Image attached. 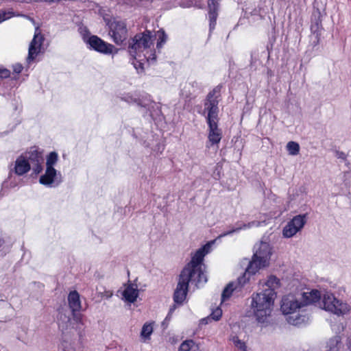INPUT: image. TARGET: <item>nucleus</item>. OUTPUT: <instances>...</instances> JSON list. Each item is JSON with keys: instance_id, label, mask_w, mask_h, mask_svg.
Masks as SVG:
<instances>
[{"instance_id": "14", "label": "nucleus", "mask_w": 351, "mask_h": 351, "mask_svg": "<svg viewBox=\"0 0 351 351\" xmlns=\"http://www.w3.org/2000/svg\"><path fill=\"white\" fill-rule=\"evenodd\" d=\"M105 28L117 45L122 44L128 38V28L125 23H106Z\"/></svg>"}, {"instance_id": "62", "label": "nucleus", "mask_w": 351, "mask_h": 351, "mask_svg": "<svg viewBox=\"0 0 351 351\" xmlns=\"http://www.w3.org/2000/svg\"><path fill=\"white\" fill-rule=\"evenodd\" d=\"M241 152L240 151V152H239V158L241 157Z\"/></svg>"}, {"instance_id": "25", "label": "nucleus", "mask_w": 351, "mask_h": 351, "mask_svg": "<svg viewBox=\"0 0 351 351\" xmlns=\"http://www.w3.org/2000/svg\"><path fill=\"white\" fill-rule=\"evenodd\" d=\"M15 16H19L21 20H31L28 16L16 14L12 9L0 10V22H4Z\"/></svg>"}, {"instance_id": "21", "label": "nucleus", "mask_w": 351, "mask_h": 351, "mask_svg": "<svg viewBox=\"0 0 351 351\" xmlns=\"http://www.w3.org/2000/svg\"><path fill=\"white\" fill-rule=\"evenodd\" d=\"M311 34L310 36V41L308 45L314 47L320 46V39L324 29L322 27V23H311Z\"/></svg>"}, {"instance_id": "31", "label": "nucleus", "mask_w": 351, "mask_h": 351, "mask_svg": "<svg viewBox=\"0 0 351 351\" xmlns=\"http://www.w3.org/2000/svg\"><path fill=\"white\" fill-rule=\"evenodd\" d=\"M63 308L58 309V314L57 315L58 325L59 329L64 333L66 330V322L64 319L66 318V315L63 313Z\"/></svg>"}, {"instance_id": "44", "label": "nucleus", "mask_w": 351, "mask_h": 351, "mask_svg": "<svg viewBox=\"0 0 351 351\" xmlns=\"http://www.w3.org/2000/svg\"><path fill=\"white\" fill-rule=\"evenodd\" d=\"M143 57L149 64H154L156 61V55L155 51H151L148 56H147L145 54H143Z\"/></svg>"}, {"instance_id": "24", "label": "nucleus", "mask_w": 351, "mask_h": 351, "mask_svg": "<svg viewBox=\"0 0 351 351\" xmlns=\"http://www.w3.org/2000/svg\"><path fill=\"white\" fill-rule=\"evenodd\" d=\"M282 26L283 23H271V30L269 33V41L267 45V49L269 53L270 48H272L276 42V37L279 36L280 29L282 30V34H283Z\"/></svg>"}, {"instance_id": "55", "label": "nucleus", "mask_w": 351, "mask_h": 351, "mask_svg": "<svg viewBox=\"0 0 351 351\" xmlns=\"http://www.w3.org/2000/svg\"><path fill=\"white\" fill-rule=\"evenodd\" d=\"M112 296V293L110 291H106L104 293V297H106V298L109 299Z\"/></svg>"}, {"instance_id": "2", "label": "nucleus", "mask_w": 351, "mask_h": 351, "mask_svg": "<svg viewBox=\"0 0 351 351\" xmlns=\"http://www.w3.org/2000/svg\"><path fill=\"white\" fill-rule=\"evenodd\" d=\"M321 298H322V308L338 316H343L350 310L349 305L346 302L337 299L333 293L326 292L322 297L320 291L317 289H313L310 292H304L302 293L303 301L302 302L304 306L310 304L316 303Z\"/></svg>"}, {"instance_id": "37", "label": "nucleus", "mask_w": 351, "mask_h": 351, "mask_svg": "<svg viewBox=\"0 0 351 351\" xmlns=\"http://www.w3.org/2000/svg\"><path fill=\"white\" fill-rule=\"evenodd\" d=\"M232 341L234 343V345L240 350L241 351H247V346L245 345V343L239 339V338L237 336H234L232 337Z\"/></svg>"}, {"instance_id": "10", "label": "nucleus", "mask_w": 351, "mask_h": 351, "mask_svg": "<svg viewBox=\"0 0 351 351\" xmlns=\"http://www.w3.org/2000/svg\"><path fill=\"white\" fill-rule=\"evenodd\" d=\"M220 0H180V5L183 8L196 7L202 8L207 3L208 8L209 22H216Z\"/></svg>"}, {"instance_id": "3", "label": "nucleus", "mask_w": 351, "mask_h": 351, "mask_svg": "<svg viewBox=\"0 0 351 351\" xmlns=\"http://www.w3.org/2000/svg\"><path fill=\"white\" fill-rule=\"evenodd\" d=\"M215 240L210 241L199 247L191 257V260L188 263L182 271L195 278V286L199 288L200 285H204L207 282L208 278L202 267L204 256L210 252L212 245Z\"/></svg>"}, {"instance_id": "54", "label": "nucleus", "mask_w": 351, "mask_h": 351, "mask_svg": "<svg viewBox=\"0 0 351 351\" xmlns=\"http://www.w3.org/2000/svg\"><path fill=\"white\" fill-rule=\"evenodd\" d=\"M176 308V304H173L172 306H170L169 312H168L169 313V316L172 315V313L174 312Z\"/></svg>"}, {"instance_id": "5", "label": "nucleus", "mask_w": 351, "mask_h": 351, "mask_svg": "<svg viewBox=\"0 0 351 351\" xmlns=\"http://www.w3.org/2000/svg\"><path fill=\"white\" fill-rule=\"evenodd\" d=\"M78 32L88 50L104 55L117 53L118 50L113 45L105 41L97 35L92 34L88 28L84 25V23H79Z\"/></svg>"}, {"instance_id": "4", "label": "nucleus", "mask_w": 351, "mask_h": 351, "mask_svg": "<svg viewBox=\"0 0 351 351\" xmlns=\"http://www.w3.org/2000/svg\"><path fill=\"white\" fill-rule=\"evenodd\" d=\"M276 292L273 289H266L252 298L251 307L253 315L258 323H265L270 317Z\"/></svg>"}, {"instance_id": "52", "label": "nucleus", "mask_w": 351, "mask_h": 351, "mask_svg": "<svg viewBox=\"0 0 351 351\" xmlns=\"http://www.w3.org/2000/svg\"><path fill=\"white\" fill-rule=\"evenodd\" d=\"M3 243L4 241L0 239V256H3L6 253L4 250Z\"/></svg>"}, {"instance_id": "15", "label": "nucleus", "mask_w": 351, "mask_h": 351, "mask_svg": "<svg viewBox=\"0 0 351 351\" xmlns=\"http://www.w3.org/2000/svg\"><path fill=\"white\" fill-rule=\"evenodd\" d=\"M307 214L298 215L288 222L282 230L285 238H291L299 232L306 223Z\"/></svg>"}, {"instance_id": "59", "label": "nucleus", "mask_w": 351, "mask_h": 351, "mask_svg": "<svg viewBox=\"0 0 351 351\" xmlns=\"http://www.w3.org/2000/svg\"><path fill=\"white\" fill-rule=\"evenodd\" d=\"M104 20L105 22H111L110 18L105 16H104Z\"/></svg>"}, {"instance_id": "45", "label": "nucleus", "mask_w": 351, "mask_h": 351, "mask_svg": "<svg viewBox=\"0 0 351 351\" xmlns=\"http://www.w3.org/2000/svg\"><path fill=\"white\" fill-rule=\"evenodd\" d=\"M159 13L158 12L157 13V15L156 16H154V18H151V16H152L153 13L151 12L149 14H147V15L145 16V22H149L150 21H152V22H158V20L160 19V18L161 17V14H158Z\"/></svg>"}, {"instance_id": "23", "label": "nucleus", "mask_w": 351, "mask_h": 351, "mask_svg": "<svg viewBox=\"0 0 351 351\" xmlns=\"http://www.w3.org/2000/svg\"><path fill=\"white\" fill-rule=\"evenodd\" d=\"M17 176H16L14 173L12 172V170L10 169L7 178L2 182L0 188V193L1 196L4 195L5 193L3 191L5 189L14 188L19 185V179Z\"/></svg>"}, {"instance_id": "35", "label": "nucleus", "mask_w": 351, "mask_h": 351, "mask_svg": "<svg viewBox=\"0 0 351 351\" xmlns=\"http://www.w3.org/2000/svg\"><path fill=\"white\" fill-rule=\"evenodd\" d=\"M57 160L58 154L55 152H51L47 157L46 168L54 169L53 166Z\"/></svg>"}, {"instance_id": "16", "label": "nucleus", "mask_w": 351, "mask_h": 351, "mask_svg": "<svg viewBox=\"0 0 351 351\" xmlns=\"http://www.w3.org/2000/svg\"><path fill=\"white\" fill-rule=\"evenodd\" d=\"M119 4H127L132 6L136 5L145 8H149L150 7H160L167 9L169 7L165 6V4L169 2V0H115Z\"/></svg>"}, {"instance_id": "38", "label": "nucleus", "mask_w": 351, "mask_h": 351, "mask_svg": "<svg viewBox=\"0 0 351 351\" xmlns=\"http://www.w3.org/2000/svg\"><path fill=\"white\" fill-rule=\"evenodd\" d=\"M321 46L314 47L312 45H308L306 53L308 56H317L321 52Z\"/></svg>"}, {"instance_id": "27", "label": "nucleus", "mask_w": 351, "mask_h": 351, "mask_svg": "<svg viewBox=\"0 0 351 351\" xmlns=\"http://www.w3.org/2000/svg\"><path fill=\"white\" fill-rule=\"evenodd\" d=\"M154 37L157 38L156 49H161L166 43L168 36L162 28H160L155 32Z\"/></svg>"}, {"instance_id": "22", "label": "nucleus", "mask_w": 351, "mask_h": 351, "mask_svg": "<svg viewBox=\"0 0 351 351\" xmlns=\"http://www.w3.org/2000/svg\"><path fill=\"white\" fill-rule=\"evenodd\" d=\"M147 115L150 117L151 120L155 122H161L165 120L160 106L154 101L149 105L143 116L146 117Z\"/></svg>"}, {"instance_id": "8", "label": "nucleus", "mask_w": 351, "mask_h": 351, "mask_svg": "<svg viewBox=\"0 0 351 351\" xmlns=\"http://www.w3.org/2000/svg\"><path fill=\"white\" fill-rule=\"evenodd\" d=\"M304 306V304L298 301L293 295L284 296L281 301L280 311L284 315H289L288 322L298 326L305 321V316L297 313L298 309Z\"/></svg>"}, {"instance_id": "48", "label": "nucleus", "mask_w": 351, "mask_h": 351, "mask_svg": "<svg viewBox=\"0 0 351 351\" xmlns=\"http://www.w3.org/2000/svg\"><path fill=\"white\" fill-rule=\"evenodd\" d=\"M258 62V59L254 56V53H251V60L250 64V68L251 70L256 71V63Z\"/></svg>"}, {"instance_id": "47", "label": "nucleus", "mask_w": 351, "mask_h": 351, "mask_svg": "<svg viewBox=\"0 0 351 351\" xmlns=\"http://www.w3.org/2000/svg\"><path fill=\"white\" fill-rule=\"evenodd\" d=\"M241 227L239 226V227H236V228H233L228 231H226L224 232H223L220 236L219 237H226V236H228V235H230V234H232L234 232H238L240 230H241Z\"/></svg>"}, {"instance_id": "36", "label": "nucleus", "mask_w": 351, "mask_h": 351, "mask_svg": "<svg viewBox=\"0 0 351 351\" xmlns=\"http://www.w3.org/2000/svg\"><path fill=\"white\" fill-rule=\"evenodd\" d=\"M265 285L269 287L268 289H273L275 291V288L280 285V280L276 276L271 275L269 276Z\"/></svg>"}, {"instance_id": "39", "label": "nucleus", "mask_w": 351, "mask_h": 351, "mask_svg": "<svg viewBox=\"0 0 351 351\" xmlns=\"http://www.w3.org/2000/svg\"><path fill=\"white\" fill-rule=\"evenodd\" d=\"M222 316V310L220 307H217L213 310L212 313L209 315L210 318L215 321H219Z\"/></svg>"}, {"instance_id": "6", "label": "nucleus", "mask_w": 351, "mask_h": 351, "mask_svg": "<svg viewBox=\"0 0 351 351\" xmlns=\"http://www.w3.org/2000/svg\"><path fill=\"white\" fill-rule=\"evenodd\" d=\"M67 302L71 311V318L67 317V323L75 328L80 340L84 335V323L80 293L76 290L71 291L67 295Z\"/></svg>"}, {"instance_id": "57", "label": "nucleus", "mask_w": 351, "mask_h": 351, "mask_svg": "<svg viewBox=\"0 0 351 351\" xmlns=\"http://www.w3.org/2000/svg\"><path fill=\"white\" fill-rule=\"evenodd\" d=\"M267 74L268 77H271L274 75V72L270 69H267Z\"/></svg>"}, {"instance_id": "32", "label": "nucleus", "mask_w": 351, "mask_h": 351, "mask_svg": "<svg viewBox=\"0 0 351 351\" xmlns=\"http://www.w3.org/2000/svg\"><path fill=\"white\" fill-rule=\"evenodd\" d=\"M153 332V326L150 323H145L142 327L141 336L145 339H150V336Z\"/></svg>"}, {"instance_id": "56", "label": "nucleus", "mask_w": 351, "mask_h": 351, "mask_svg": "<svg viewBox=\"0 0 351 351\" xmlns=\"http://www.w3.org/2000/svg\"><path fill=\"white\" fill-rule=\"evenodd\" d=\"M209 319H210L209 316L208 317L203 318V319H201V323L203 324H208V320Z\"/></svg>"}, {"instance_id": "30", "label": "nucleus", "mask_w": 351, "mask_h": 351, "mask_svg": "<svg viewBox=\"0 0 351 351\" xmlns=\"http://www.w3.org/2000/svg\"><path fill=\"white\" fill-rule=\"evenodd\" d=\"M306 194V188L304 186H300L292 190V193L289 191V199L290 201L295 200L297 197Z\"/></svg>"}, {"instance_id": "61", "label": "nucleus", "mask_w": 351, "mask_h": 351, "mask_svg": "<svg viewBox=\"0 0 351 351\" xmlns=\"http://www.w3.org/2000/svg\"><path fill=\"white\" fill-rule=\"evenodd\" d=\"M237 26H238V24L235 25V27H234V29H235L236 27H237Z\"/></svg>"}, {"instance_id": "49", "label": "nucleus", "mask_w": 351, "mask_h": 351, "mask_svg": "<svg viewBox=\"0 0 351 351\" xmlns=\"http://www.w3.org/2000/svg\"><path fill=\"white\" fill-rule=\"evenodd\" d=\"M10 71L6 69H0V77L7 78L10 76Z\"/></svg>"}, {"instance_id": "28", "label": "nucleus", "mask_w": 351, "mask_h": 351, "mask_svg": "<svg viewBox=\"0 0 351 351\" xmlns=\"http://www.w3.org/2000/svg\"><path fill=\"white\" fill-rule=\"evenodd\" d=\"M325 10L314 7L311 14V22H322L326 20Z\"/></svg>"}, {"instance_id": "7", "label": "nucleus", "mask_w": 351, "mask_h": 351, "mask_svg": "<svg viewBox=\"0 0 351 351\" xmlns=\"http://www.w3.org/2000/svg\"><path fill=\"white\" fill-rule=\"evenodd\" d=\"M271 255V248L269 244L261 242L245 269L247 276L254 275L259 269L267 267Z\"/></svg>"}, {"instance_id": "51", "label": "nucleus", "mask_w": 351, "mask_h": 351, "mask_svg": "<svg viewBox=\"0 0 351 351\" xmlns=\"http://www.w3.org/2000/svg\"><path fill=\"white\" fill-rule=\"evenodd\" d=\"M164 149H165V145L162 144L160 143H157V145L154 150L155 152H158L161 154L164 151Z\"/></svg>"}, {"instance_id": "60", "label": "nucleus", "mask_w": 351, "mask_h": 351, "mask_svg": "<svg viewBox=\"0 0 351 351\" xmlns=\"http://www.w3.org/2000/svg\"><path fill=\"white\" fill-rule=\"evenodd\" d=\"M335 341H336V343H338L339 342H340V337L339 336H337L335 337Z\"/></svg>"}, {"instance_id": "58", "label": "nucleus", "mask_w": 351, "mask_h": 351, "mask_svg": "<svg viewBox=\"0 0 351 351\" xmlns=\"http://www.w3.org/2000/svg\"><path fill=\"white\" fill-rule=\"evenodd\" d=\"M171 315L169 316V313H168V314H167V317H165V321L162 322V326L165 324V322L166 321H169V320H170V319H171Z\"/></svg>"}, {"instance_id": "12", "label": "nucleus", "mask_w": 351, "mask_h": 351, "mask_svg": "<svg viewBox=\"0 0 351 351\" xmlns=\"http://www.w3.org/2000/svg\"><path fill=\"white\" fill-rule=\"evenodd\" d=\"M152 32L147 29L143 33L136 34L129 43L130 53L136 54L148 49L152 45Z\"/></svg>"}, {"instance_id": "40", "label": "nucleus", "mask_w": 351, "mask_h": 351, "mask_svg": "<svg viewBox=\"0 0 351 351\" xmlns=\"http://www.w3.org/2000/svg\"><path fill=\"white\" fill-rule=\"evenodd\" d=\"M152 102V101H151L149 99H141L139 97H138V98L136 97L134 104H136L138 106L143 107L147 109V107H149V105Z\"/></svg>"}, {"instance_id": "9", "label": "nucleus", "mask_w": 351, "mask_h": 351, "mask_svg": "<svg viewBox=\"0 0 351 351\" xmlns=\"http://www.w3.org/2000/svg\"><path fill=\"white\" fill-rule=\"evenodd\" d=\"M222 88L223 85L221 84H218L208 93L204 101V114L207 113L206 116V121L219 119L218 105L221 99Z\"/></svg>"}, {"instance_id": "19", "label": "nucleus", "mask_w": 351, "mask_h": 351, "mask_svg": "<svg viewBox=\"0 0 351 351\" xmlns=\"http://www.w3.org/2000/svg\"><path fill=\"white\" fill-rule=\"evenodd\" d=\"M124 286L125 289L121 293L122 300L128 303H134L139 295L137 285L128 280V283L125 284Z\"/></svg>"}, {"instance_id": "26", "label": "nucleus", "mask_w": 351, "mask_h": 351, "mask_svg": "<svg viewBox=\"0 0 351 351\" xmlns=\"http://www.w3.org/2000/svg\"><path fill=\"white\" fill-rule=\"evenodd\" d=\"M248 20L250 22H256L261 20H265L259 13V10L254 9L252 11L245 10L240 20Z\"/></svg>"}, {"instance_id": "13", "label": "nucleus", "mask_w": 351, "mask_h": 351, "mask_svg": "<svg viewBox=\"0 0 351 351\" xmlns=\"http://www.w3.org/2000/svg\"><path fill=\"white\" fill-rule=\"evenodd\" d=\"M244 272L236 280L230 282L223 289L221 293V301L224 302L230 298L234 292L239 293L242 291L244 285L250 280V276Z\"/></svg>"}, {"instance_id": "20", "label": "nucleus", "mask_w": 351, "mask_h": 351, "mask_svg": "<svg viewBox=\"0 0 351 351\" xmlns=\"http://www.w3.org/2000/svg\"><path fill=\"white\" fill-rule=\"evenodd\" d=\"M219 119L206 121L208 127V138L212 145L218 144L222 138L221 130L218 127Z\"/></svg>"}, {"instance_id": "46", "label": "nucleus", "mask_w": 351, "mask_h": 351, "mask_svg": "<svg viewBox=\"0 0 351 351\" xmlns=\"http://www.w3.org/2000/svg\"><path fill=\"white\" fill-rule=\"evenodd\" d=\"M135 99H136V97H134L132 95L129 94V93L124 95L121 97V100H123L128 104H134Z\"/></svg>"}, {"instance_id": "34", "label": "nucleus", "mask_w": 351, "mask_h": 351, "mask_svg": "<svg viewBox=\"0 0 351 351\" xmlns=\"http://www.w3.org/2000/svg\"><path fill=\"white\" fill-rule=\"evenodd\" d=\"M287 149L290 155L295 156L300 152V145L297 142L289 141L287 144Z\"/></svg>"}, {"instance_id": "33", "label": "nucleus", "mask_w": 351, "mask_h": 351, "mask_svg": "<svg viewBox=\"0 0 351 351\" xmlns=\"http://www.w3.org/2000/svg\"><path fill=\"white\" fill-rule=\"evenodd\" d=\"M195 347L193 340H186L180 344L178 351H195L193 348Z\"/></svg>"}, {"instance_id": "41", "label": "nucleus", "mask_w": 351, "mask_h": 351, "mask_svg": "<svg viewBox=\"0 0 351 351\" xmlns=\"http://www.w3.org/2000/svg\"><path fill=\"white\" fill-rule=\"evenodd\" d=\"M335 157H337L338 159H341L342 160H343L346 163V165L348 167V168H350V162L347 161V154L346 153H344L343 152H341V151H339V150H336L335 152Z\"/></svg>"}, {"instance_id": "11", "label": "nucleus", "mask_w": 351, "mask_h": 351, "mask_svg": "<svg viewBox=\"0 0 351 351\" xmlns=\"http://www.w3.org/2000/svg\"><path fill=\"white\" fill-rule=\"evenodd\" d=\"M195 278L180 271L178 276V282L173 293V301L176 304H182L189 292V282L195 283Z\"/></svg>"}, {"instance_id": "17", "label": "nucleus", "mask_w": 351, "mask_h": 351, "mask_svg": "<svg viewBox=\"0 0 351 351\" xmlns=\"http://www.w3.org/2000/svg\"><path fill=\"white\" fill-rule=\"evenodd\" d=\"M38 28L39 27L38 26L35 27L34 36L29 44L28 56L27 58V62L28 63L33 61L40 51L43 36L40 34V32H38Z\"/></svg>"}, {"instance_id": "1", "label": "nucleus", "mask_w": 351, "mask_h": 351, "mask_svg": "<svg viewBox=\"0 0 351 351\" xmlns=\"http://www.w3.org/2000/svg\"><path fill=\"white\" fill-rule=\"evenodd\" d=\"M43 164L42 152L36 147H32L16 158L10 169L18 176H23L30 170L34 175H38L43 169Z\"/></svg>"}, {"instance_id": "43", "label": "nucleus", "mask_w": 351, "mask_h": 351, "mask_svg": "<svg viewBox=\"0 0 351 351\" xmlns=\"http://www.w3.org/2000/svg\"><path fill=\"white\" fill-rule=\"evenodd\" d=\"M132 136L136 138L138 142L139 143L143 145V147H149L150 146V144L147 141L145 136H140V137H138V136L134 132L132 134Z\"/></svg>"}, {"instance_id": "53", "label": "nucleus", "mask_w": 351, "mask_h": 351, "mask_svg": "<svg viewBox=\"0 0 351 351\" xmlns=\"http://www.w3.org/2000/svg\"><path fill=\"white\" fill-rule=\"evenodd\" d=\"M215 25H216V23H209V35H208V36H210L212 32L215 29Z\"/></svg>"}, {"instance_id": "18", "label": "nucleus", "mask_w": 351, "mask_h": 351, "mask_svg": "<svg viewBox=\"0 0 351 351\" xmlns=\"http://www.w3.org/2000/svg\"><path fill=\"white\" fill-rule=\"evenodd\" d=\"M61 181L60 176L55 169L46 168L45 173L39 178V182L47 187H56Z\"/></svg>"}, {"instance_id": "50", "label": "nucleus", "mask_w": 351, "mask_h": 351, "mask_svg": "<svg viewBox=\"0 0 351 351\" xmlns=\"http://www.w3.org/2000/svg\"><path fill=\"white\" fill-rule=\"evenodd\" d=\"M12 68H13V71L16 74L21 73L23 69L22 64H19V63L14 64L12 66Z\"/></svg>"}, {"instance_id": "29", "label": "nucleus", "mask_w": 351, "mask_h": 351, "mask_svg": "<svg viewBox=\"0 0 351 351\" xmlns=\"http://www.w3.org/2000/svg\"><path fill=\"white\" fill-rule=\"evenodd\" d=\"M130 54L133 57L132 64H133L134 67L136 69L138 72L139 70L141 72L144 71V64L143 62H142V61L145 60L144 58L142 59L141 54H139L138 53H137L136 54L132 53Z\"/></svg>"}, {"instance_id": "42", "label": "nucleus", "mask_w": 351, "mask_h": 351, "mask_svg": "<svg viewBox=\"0 0 351 351\" xmlns=\"http://www.w3.org/2000/svg\"><path fill=\"white\" fill-rule=\"evenodd\" d=\"M221 172H222V167L221 165H219V164H217L215 166V169L213 172L212 177L215 180H219L221 178Z\"/></svg>"}]
</instances>
